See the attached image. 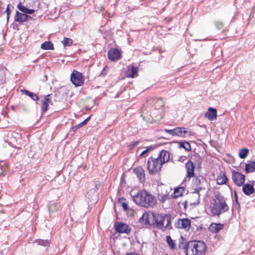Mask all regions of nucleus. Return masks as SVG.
Segmentation results:
<instances>
[{
	"instance_id": "nucleus-1",
	"label": "nucleus",
	"mask_w": 255,
	"mask_h": 255,
	"mask_svg": "<svg viewBox=\"0 0 255 255\" xmlns=\"http://www.w3.org/2000/svg\"><path fill=\"white\" fill-rule=\"evenodd\" d=\"M210 208L213 216L218 217L227 212L229 209L224 197L219 193L216 194L213 198Z\"/></svg>"
},
{
	"instance_id": "nucleus-2",
	"label": "nucleus",
	"mask_w": 255,
	"mask_h": 255,
	"mask_svg": "<svg viewBox=\"0 0 255 255\" xmlns=\"http://www.w3.org/2000/svg\"><path fill=\"white\" fill-rule=\"evenodd\" d=\"M133 200L137 205L145 208L153 207L156 203L155 198L145 190L138 191Z\"/></svg>"
},
{
	"instance_id": "nucleus-3",
	"label": "nucleus",
	"mask_w": 255,
	"mask_h": 255,
	"mask_svg": "<svg viewBox=\"0 0 255 255\" xmlns=\"http://www.w3.org/2000/svg\"><path fill=\"white\" fill-rule=\"evenodd\" d=\"M151 218V225L154 227H156L162 231L172 228L170 215L152 213Z\"/></svg>"
},
{
	"instance_id": "nucleus-4",
	"label": "nucleus",
	"mask_w": 255,
	"mask_h": 255,
	"mask_svg": "<svg viewBox=\"0 0 255 255\" xmlns=\"http://www.w3.org/2000/svg\"><path fill=\"white\" fill-rule=\"evenodd\" d=\"M206 246L200 241H191L188 242L187 255H204Z\"/></svg>"
},
{
	"instance_id": "nucleus-5",
	"label": "nucleus",
	"mask_w": 255,
	"mask_h": 255,
	"mask_svg": "<svg viewBox=\"0 0 255 255\" xmlns=\"http://www.w3.org/2000/svg\"><path fill=\"white\" fill-rule=\"evenodd\" d=\"M202 183L198 176H195L193 180V186L195 187L194 191L190 199V205L193 208L198 205L199 203L200 194L199 192L203 189V187L201 186Z\"/></svg>"
},
{
	"instance_id": "nucleus-6",
	"label": "nucleus",
	"mask_w": 255,
	"mask_h": 255,
	"mask_svg": "<svg viewBox=\"0 0 255 255\" xmlns=\"http://www.w3.org/2000/svg\"><path fill=\"white\" fill-rule=\"evenodd\" d=\"M162 164L158 158L150 157L147 161V169L150 174H156L160 171Z\"/></svg>"
},
{
	"instance_id": "nucleus-7",
	"label": "nucleus",
	"mask_w": 255,
	"mask_h": 255,
	"mask_svg": "<svg viewBox=\"0 0 255 255\" xmlns=\"http://www.w3.org/2000/svg\"><path fill=\"white\" fill-rule=\"evenodd\" d=\"M168 187L162 183L158 182L157 191L158 192L157 198L161 203H164L168 199H169V190Z\"/></svg>"
},
{
	"instance_id": "nucleus-8",
	"label": "nucleus",
	"mask_w": 255,
	"mask_h": 255,
	"mask_svg": "<svg viewBox=\"0 0 255 255\" xmlns=\"http://www.w3.org/2000/svg\"><path fill=\"white\" fill-rule=\"evenodd\" d=\"M164 131L172 136L185 137L189 135L188 130L184 128L177 127L172 129H165Z\"/></svg>"
},
{
	"instance_id": "nucleus-9",
	"label": "nucleus",
	"mask_w": 255,
	"mask_h": 255,
	"mask_svg": "<svg viewBox=\"0 0 255 255\" xmlns=\"http://www.w3.org/2000/svg\"><path fill=\"white\" fill-rule=\"evenodd\" d=\"M71 81L76 86H80L84 83L82 73L76 70H74L71 75Z\"/></svg>"
},
{
	"instance_id": "nucleus-10",
	"label": "nucleus",
	"mask_w": 255,
	"mask_h": 255,
	"mask_svg": "<svg viewBox=\"0 0 255 255\" xmlns=\"http://www.w3.org/2000/svg\"><path fill=\"white\" fill-rule=\"evenodd\" d=\"M175 226L177 228L188 231L191 227V220L188 218L179 219L175 222Z\"/></svg>"
},
{
	"instance_id": "nucleus-11",
	"label": "nucleus",
	"mask_w": 255,
	"mask_h": 255,
	"mask_svg": "<svg viewBox=\"0 0 255 255\" xmlns=\"http://www.w3.org/2000/svg\"><path fill=\"white\" fill-rule=\"evenodd\" d=\"M108 57L112 61H117L121 58L122 54L117 48H113L108 51Z\"/></svg>"
},
{
	"instance_id": "nucleus-12",
	"label": "nucleus",
	"mask_w": 255,
	"mask_h": 255,
	"mask_svg": "<svg viewBox=\"0 0 255 255\" xmlns=\"http://www.w3.org/2000/svg\"><path fill=\"white\" fill-rule=\"evenodd\" d=\"M115 229L117 232L120 233H126L128 234L131 229L129 228L128 226L123 222L117 223L115 225Z\"/></svg>"
},
{
	"instance_id": "nucleus-13",
	"label": "nucleus",
	"mask_w": 255,
	"mask_h": 255,
	"mask_svg": "<svg viewBox=\"0 0 255 255\" xmlns=\"http://www.w3.org/2000/svg\"><path fill=\"white\" fill-rule=\"evenodd\" d=\"M170 154L168 151L165 150H161L158 153V156L156 157L159 161L163 165L167 163L170 160Z\"/></svg>"
},
{
	"instance_id": "nucleus-14",
	"label": "nucleus",
	"mask_w": 255,
	"mask_h": 255,
	"mask_svg": "<svg viewBox=\"0 0 255 255\" xmlns=\"http://www.w3.org/2000/svg\"><path fill=\"white\" fill-rule=\"evenodd\" d=\"M151 217L152 213H144L143 214L142 217L139 218V222L141 223L143 226H146L149 225H151Z\"/></svg>"
},
{
	"instance_id": "nucleus-15",
	"label": "nucleus",
	"mask_w": 255,
	"mask_h": 255,
	"mask_svg": "<svg viewBox=\"0 0 255 255\" xmlns=\"http://www.w3.org/2000/svg\"><path fill=\"white\" fill-rule=\"evenodd\" d=\"M50 94L45 96L44 99L41 101L42 105L41 110L42 114L47 111L49 103L52 102L51 100L50 99Z\"/></svg>"
},
{
	"instance_id": "nucleus-16",
	"label": "nucleus",
	"mask_w": 255,
	"mask_h": 255,
	"mask_svg": "<svg viewBox=\"0 0 255 255\" xmlns=\"http://www.w3.org/2000/svg\"><path fill=\"white\" fill-rule=\"evenodd\" d=\"M205 117L210 121H214L216 120L217 117V110L215 108L210 107L208 109V112L205 114Z\"/></svg>"
},
{
	"instance_id": "nucleus-17",
	"label": "nucleus",
	"mask_w": 255,
	"mask_h": 255,
	"mask_svg": "<svg viewBox=\"0 0 255 255\" xmlns=\"http://www.w3.org/2000/svg\"><path fill=\"white\" fill-rule=\"evenodd\" d=\"M29 18H31V16L24 13H20L18 11H16V14L14 16V21L22 22L25 21Z\"/></svg>"
},
{
	"instance_id": "nucleus-18",
	"label": "nucleus",
	"mask_w": 255,
	"mask_h": 255,
	"mask_svg": "<svg viewBox=\"0 0 255 255\" xmlns=\"http://www.w3.org/2000/svg\"><path fill=\"white\" fill-rule=\"evenodd\" d=\"M223 228V225L221 223H212L209 227V230L213 233L217 234Z\"/></svg>"
},
{
	"instance_id": "nucleus-19",
	"label": "nucleus",
	"mask_w": 255,
	"mask_h": 255,
	"mask_svg": "<svg viewBox=\"0 0 255 255\" xmlns=\"http://www.w3.org/2000/svg\"><path fill=\"white\" fill-rule=\"evenodd\" d=\"M255 189L251 184H246L243 187V191L245 194L250 196L255 192Z\"/></svg>"
},
{
	"instance_id": "nucleus-20",
	"label": "nucleus",
	"mask_w": 255,
	"mask_h": 255,
	"mask_svg": "<svg viewBox=\"0 0 255 255\" xmlns=\"http://www.w3.org/2000/svg\"><path fill=\"white\" fill-rule=\"evenodd\" d=\"M153 105L152 107L155 109H159L162 108L164 105V101L163 99L161 98H155L153 100Z\"/></svg>"
},
{
	"instance_id": "nucleus-21",
	"label": "nucleus",
	"mask_w": 255,
	"mask_h": 255,
	"mask_svg": "<svg viewBox=\"0 0 255 255\" xmlns=\"http://www.w3.org/2000/svg\"><path fill=\"white\" fill-rule=\"evenodd\" d=\"M186 168L187 170V175H195L194 174V165L193 163L189 160L186 163Z\"/></svg>"
},
{
	"instance_id": "nucleus-22",
	"label": "nucleus",
	"mask_w": 255,
	"mask_h": 255,
	"mask_svg": "<svg viewBox=\"0 0 255 255\" xmlns=\"http://www.w3.org/2000/svg\"><path fill=\"white\" fill-rule=\"evenodd\" d=\"M137 68L134 66L128 67L126 72V75L128 78H133L137 74Z\"/></svg>"
},
{
	"instance_id": "nucleus-23",
	"label": "nucleus",
	"mask_w": 255,
	"mask_h": 255,
	"mask_svg": "<svg viewBox=\"0 0 255 255\" xmlns=\"http://www.w3.org/2000/svg\"><path fill=\"white\" fill-rule=\"evenodd\" d=\"M185 190V188L182 187L175 188L173 193L172 194V197L176 199L179 197L182 196L183 192Z\"/></svg>"
},
{
	"instance_id": "nucleus-24",
	"label": "nucleus",
	"mask_w": 255,
	"mask_h": 255,
	"mask_svg": "<svg viewBox=\"0 0 255 255\" xmlns=\"http://www.w3.org/2000/svg\"><path fill=\"white\" fill-rule=\"evenodd\" d=\"M187 246L188 243L186 242L185 240L183 239L182 237H181L180 239L179 240L178 247L180 249H183L184 250V252L186 253V255L187 251Z\"/></svg>"
},
{
	"instance_id": "nucleus-25",
	"label": "nucleus",
	"mask_w": 255,
	"mask_h": 255,
	"mask_svg": "<svg viewBox=\"0 0 255 255\" xmlns=\"http://www.w3.org/2000/svg\"><path fill=\"white\" fill-rule=\"evenodd\" d=\"M246 176H232L234 183L238 186L243 185L245 181Z\"/></svg>"
},
{
	"instance_id": "nucleus-26",
	"label": "nucleus",
	"mask_w": 255,
	"mask_h": 255,
	"mask_svg": "<svg viewBox=\"0 0 255 255\" xmlns=\"http://www.w3.org/2000/svg\"><path fill=\"white\" fill-rule=\"evenodd\" d=\"M48 210L50 213H52L58 211L60 208V205L50 202L48 204Z\"/></svg>"
},
{
	"instance_id": "nucleus-27",
	"label": "nucleus",
	"mask_w": 255,
	"mask_h": 255,
	"mask_svg": "<svg viewBox=\"0 0 255 255\" xmlns=\"http://www.w3.org/2000/svg\"><path fill=\"white\" fill-rule=\"evenodd\" d=\"M21 92L25 95L30 97L33 100L35 101H37L39 100V97L35 94L29 92L26 89H22L21 90Z\"/></svg>"
},
{
	"instance_id": "nucleus-28",
	"label": "nucleus",
	"mask_w": 255,
	"mask_h": 255,
	"mask_svg": "<svg viewBox=\"0 0 255 255\" xmlns=\"http://www.w3.org/2000/svg\"><path fill=\"white\" fill-rule=\"evenodd\" d=\"M43 50H54V45L51 41H45L42 43L40 46Z\"/></svg>"
},
{
	"instance_id": "nucleus-29",
	"label": "nucleus",
	"mask_w": 255,
	"mask_h": 255,
	"mask_svg": "<svg viewBox=\"0 0 255 255\" xmlns=\"http://www.w3.org/2000/svg\"><path fill=\"white\" fill-rule=\"evenodd\" d=\"M33 243H36L38 245H40L44 247H48L50 244V241L48 240L36 239Z\"/></svg>"
},
{
	"instance_id": "nucleus-30",
	"label": "nucleus",
	"mask_w": 255,
	"mask_h": 255,
	"mask_svg": "<svg viewBox=\"0 0 255 255\" xmlns=\"http://www.w3.org/2000/svg\"><path fill=\"white\" fill-rule=\"evenodd\" d=\"M245 170L247 173L253 172L255 170V162L250 161L246 165Z\"/></svg>"
},
{
	"instance_id": "nucleus-31",
	"label": "nucleus",
	"mask_w": 255,
	"mask_h": 255,
	"mask_svg": "<svg viewBox=\"0 0 255 255\" xmlns=\"http://www.w3.org/2000/svg\"><path fill=\"white\" fill-rule=\"evenodd\" d=\"M133 173L136 175H145L144 170L141 166L133 168Z\"/></svg>"
},
{
	"instance_id": "nucleus-32",
	"label": "nucleus",
	"mask_w": 255,
	"mask_h": 255,
	"mask_svg": "<svg viewBox=\"0 0 255 255\" xmlns=\"http://www.w3.org/2000/svg\"><path fill=\"white\" fill-rule=\"evenodd\" d=\"M126 200V199L124 197H121L119 199L118 201V204L122 206L125 211H127L128 209V204L125 202Z\"/></svg>"
},
{
	"instance_id": "nucleus-33",
	"label": "nucleus",
	"mask_w": 255,
	"mask_h": 255,
	"mask_svg": "<svg viewBox=\"0 0 255 255\" xmlns=\"http://www.w3.org/2000/svg\"><path fill=\"white\" fill-rule=\"evenodd\" d=\"M179 147L180 148H183L187 151L191 150V145L187 141L179 142Z\"/></svg>"
},
{
	"instance_id": "nucleus-34",
	"label": "nucleus",
	"mask_w": 255,
	"mask_h": 255,
	"mask_svg": "<svg viewBox=\"0 0 255 255\" xmlns=\"http://www.w3.org/2000/svg\"><path fill=\"white\" fill-rule=\"evenodd\" d=\"M249 151L248 149L246 148H243L241 149L239 151V156L242 159L245 158L247 156V155L249 154Z\"/></svg>"
},
{
	"instance_id": "nucleus-35",
	"label": "nucleus",
	"mask_w": 255,
	"mask_h": 255,
	"mask_svg": "<svg viewBox=\"0 0 255 255\" xmlns=\"http://www.w3.org/2000/svg\"><path fill=\"white\" fill-rule=\"evenodd\" d=\"M227 180V176H218L217 178V184L219 185L225 184Z\"/></svg>"
},
{
	"instance_id": "nucleus-36",
	"label": "nucleus",
	"mask_w": 255,
	"mask_h": 255,
	"mask_svg": "<svg viewBox=\"0 0 255 255\" xmlns=\"http://www.w3.org/2000/svg\"><path fill=\"white\" fill-rule=\"evenodd\" d=\"M166 241L171 249H174L176 245L174 241L171 239L170 236L166 237Z\"/></svg>"
},
{
	"instance_id": "nucleus-37",
	"label": "nucleus",
	"mask_w": 255,
	"mask_h": 255,
	"mask_svg": "<svg viewBox=\"0 0 255 255\" xmlns=\"http://www.w3.org/2000/svg\"><path fill=\"white\" fill-rule=\"evenodd\" d=\"M63 45L64 47L70 46L73 43V40L70 38L64 37L63 40L62 41Z\"/></svg>"
},
{
	"instance_id": "nucleus-38",
	"label": "nucleus",
	"mask_w": 255,
	"mask_h": 255,
	"mask_svg": "<svg viewBox=\"0 0 255 255\" xmlns=\"http://www.w3.org/2000/svg\"><path fill=\"white\" fill-rule=\"evenodd\" d=\"M90 118H91V116H89L87 119H86L84 121H83L82 122L77 125H76L77 128H80L83 127L84 125H85L87 124L88 121H89L90 120Z\"/></svg>"
},
{
	"instance_id": "nucleus-39",
	"label": "nucleus",
	"mask_w": 255,
	"mask_h": 255,
	"mask_svg": "<svg viewBox=\"0 0 255 255\" xmlns=\"http://www.w3.org/2000/svg\"><path fill=\"white\" fill-rule=\"evenodd\" d=\"M214 24H215L216 28L218 30L222 29L223 28L224 25V23L220 21H215Z\"/></svg>"
},
{
	"instance_id": "nucleus-40",
	"label": "nucleus",
	"mask_w": 255,
	"mask_h": 255,
	"mask_svg": "<svg viewBox=\"0 0 255 255\" xmlns=\"http://www.w3.org/2000/svg\"><path fill=\"white\" fill-rule=\"evenodd\" d=\"M17 8L20 11L23 12V13L25 14L27 7L22 5L20 2L18 3L17 5Z\"/></svg>"
},
{
	"instance_id": "nucleus-41",
	"label": "nucleus",
	"mask_w": 255,
	"mask_h": 255,
	"mask_svg": "<svg viewBox=\"0 0 255 255\" xmlns=\"http://www.w3.org/2000/svg\"><path fill=\"white\" fill-rule=\"evenodd\" d=\"M139 142V141L137 140L136 141H134V142L131 143L130 144H129L128 145V147H129V149H133L136 146H137L138 145Z\"/></svg>"
},
{
	"instance_id": "nucleus-42",
	"label": "nucleus",
	"mask_w": 255,
	"mask_h": 255,
	"mask_svg": "<svg viewBox=\"0 0 255 255\" xmlns=\"http://www.w3.org/2000/svg\"><path fill=\"white\" fill-rule=\"evenodd\" d=\"M4 13H6V15H7L6 18H7V21H8L9 19V15H10V13L9 8H6V9L5 11L4 12Z\"/></svg>"
},
{
	"instance_id": "nucleus-43",
	"label": "nucleus",
	"mask_w": 255,
	"mask_h": 255,
	"mask_svg": "<svg viewBox=\"0 0 255 255\" xmlns=\"http://www.w3.org/2000/svg\"><path fill=\"white\" fill-rule=\"evenodd\" d=\"M34 12V9H29V8H27L25 14H27V13H28V14H32Z\"/></svg>"
},
{
	"instance_id": "nucleus-44",
	"label": "nucleus",
	"mask_w": 255,
	"mask_h": 255,
	"mask_svg": "<svg viewBox=\"0 0 255 255\" xmlns=\"http://www.w3.org/2000/svg\"><path fill=\"white\" fill-rule=\"evenodd\" d=\"M150 148H148L147 149L144 150V151H143L140 154V156H142L143 155H144L148 151V150L150 149Z\"/></svg>"
},
{
	"instance_id": "nucleus-45",
	"label": "nucleus",
	"mask_w": 255,
	"mask_h": 255,
	"mask_svg": "<svg viewBox=\"0 0 255 255\" xmlns=\"http://www.w3.org/2000/svg\"><path fill=\"white\" fill-rule=\"evenodd\" d=\"M107 68V67H105L103 70H102V71L101 72V73H100V76H105L106 74H107V73L105 72V69Z\"/></svg>"
},
{
	"instance_id": "nucleus-46",
	"label": "nucleus",
	"mask_w": 255,
	"mask_h": 255,
	"mask_svg": "<svg viewBox=\"0 0 255 255\" xmlns=\"http://www.w3.org/2000/svg\"><path fill=\"white\" fill-rule=\"evenodd\" d=\"M188 201L186 200L183 202V205L184 206V209L186 210V208L187 207Z\"/></svg>"
},
{
	"instance_id": "nucleus-47",
	"label": "nucleus",
	"mask_w": 255,
	"mask_h": 255,
	"mask_svg": "<svg viewBox=\"0 0 255 255\" xmlns=\"http://www.w3.org/2000/svg\"><path fill=\"white\" fill-rule=\"evenodd\" d=\"M251 16L255 19V8L253 10Z\"/></svg>"
},
{
	"instance_id": "nucleus-48",
	"label": "nucleus",
	"mask_w": 255,
	"mask_h": 255,
	"mask_svg": "<svg viewBox=\"0 0 255 255\" xmlns=\"http://www.w3.org/2000/svg\"><path fill=\"white\" fill-rule=\"evenodd\" d=\"M78 129V128H77L76 125L72 127V129L73 131H75Z\"/></svg>"
},
{
	"instance_id": "nucleus-49",
	"label": "nucleus",
	"mask_w": 255,
	"mask_h": 255,
	"mask_svg": "<svg viewBox=\"0 0 255 255\" xmlns=\"http://www.w3.org/2000/svg\"><path fill=\"white\" fill-rule=\"evenodd\" d=\"M233 175H239V176H240V175H244L243 174L240 173H239V172H236L235 173V175H234V173H233Z\"/></svg>"
},
{
	"instance_id": "nucleus-50",
	"label": "nucleus",
	"mask_w": 255,
	"mask_h": 255,
	"mask_svg": "<svg viewBox=\"0 0 255 255\" xmlns=\"http://www.w3.org/2000/svg\"><path fill=\"white\" fill-rule=\"evenodd\" d=\"M139 177V179L141 180L142 178H143V180H144V176H138Z\"/></svg>"
},
{
	"instance_id": "nucleus-51",
	"label": "nucleus",
	"mask_w": 255,
	"mask_h": 255,
	"mask_svg": "<svg viewBox=\"0 0 255 255\" xmlns=\"http://www.w3.org/2000/svg\"><path fill=\"white\" fill-rule=\"evenodd\" d=\"M126 255H139L136 254L130 253V254H127Z\"/></svg>"
},
{
	"instance_id": "nucleus-52",
	"label": "nucleus",
	"mask_w": 255,
	"mask_h": 255,
	"mask_svg": "<svg viewBox=\"0 0 255 255\" xmlns=\"http://www.w3.org/2000/svg\"><path fill=\"white\" fill-rule=\"evenodd\" d=\"M235 196H236V202L238 203L237 195V194H235Z\"/></svg>"
},
{
	"instance_id": "nucleus-53",
	"label": "nucleus",
	"mask_w": 255,
	"mask_h": 255,
	"mask_svg": "<svg viewBox=\"0 0 255 255\" xmlns=\"http://www.w3.org/2000/svg\"><path fill=\"white\" fill-rule=\"evenodd\" d=\"M10 4H7V8H9V6H10Z\"/></svg>"
},
{
	"instance_id": "nucleus-54",
	"label": "nucleus",
	"mask_w": 255,
	"mask_h": 255,
	"mask_svg": "<svg viewBox=\"0 0 255 255\" xmlns=\"http://www.w3.org/2000/svg\"><path fill=\"white\" fill-rule=\"evenodd\" d=\"M200 177H202V179H203V176H200Z\"/></svg>"
},
{
	"instance_id": "nucleus-55",
	"label": "nucleus",
	"mask_w": 255,
	"mask_h": 255,
	"mask_svg": "<svg viewBox=\"0 0 255 255\" xmlns=\"http://www.w3.org/2000/svg\"><path fill=\"white\" fill-rule=\"evenodd\" d=\"M188 177H189V178H190V177H191L192 176H188Z\"/></svg>"
}]
</instances>
